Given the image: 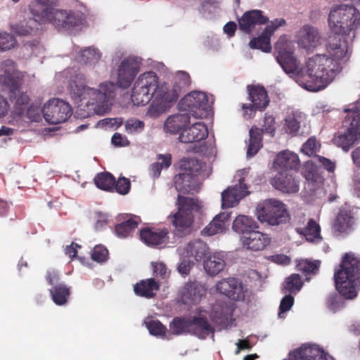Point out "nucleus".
Wrapping results in <instances>:
<instances>
[{
    "mask_svg": "<svg viewBox=\"0 0 360 360\" xmlns=\"http://www.w3.org/2000/svg\"><path fill=\"white\" fill-rule=\"evenodd\" d=\"M69 77L68 89L72 99L80 101L88 99L86 107L87 116L103 115L111 108L115 97L116 86L112 82L101 83L98 89L85 85L84 75L79 69H70L65 71Z\"/></svg>",
    "mask_w": 360,
    "mask_h": 360,
    "instance_id": "1",
    "label": "nucleus"
},
{
    "mask_svg": "<svg viewBox=\"0 0 360 360\" xmlns=\"http://www.w3.org/2000/svg\"><path fill=\"white\" fill-rule=\"evenodd\" d=\"M328 23L334 32L329 37L328 51L338 59H343L347 53V44L340 35H347L360 25V13L352 5L343 4L330 12Z\"/></svg>",
    "mask_w": 360,
    "mask_h": 360,
    "instance_id": "2",
    "label": "nucleus"
},
{
    "mask_svg": "<svg viewBox=\"0 0 360 360\" xmlns=\"http://www.w3.org/2000/svg\"><path fill=\"white\" fill-rule=\"evenodd\" d=\"M331 56L333 58L321 54L309 58L297 80L299 85L308 91H318L330 84L342 69L337 61L339 59Z\"/></svg>",
    "mask_w": 360,
    "mask_h": 360,
    "instance_id": "3",
    "label": "nucleus"
},
{
    "mask_svg": "<svg viewBox=\"0 0 360 360\" xmlns=\"http://www.w3.org/2000/svg\"><path fill=\"white\" fill-rule=\"evenodd\" d=\"M340 268L334 275L336 288L345 298L353 299L360 284V259L347 253Z\"/></svg>",
    "mask_w": 360,
    "mask_h": 360,
    "instance_id": "4",
    "label": "nucleus"
},
{
    "mask_svg": "<svg viewBox=\"0 0 360 360\" xmlns=\"http://www.w3.org/2000/svg\"><path fill=\"white\" fill-rule=\"evenodd\" d=\"M30 10L32 16H34L37 20H39V23L50 22L58 30L72 31L82 22V19L79 14L68 13L53 7H45L39 10L30 6Z\"/></svg>",
    "mask_w": 360,
    "mask_h": 360,
    "instance_id": "5",
    "label": "nucleus"
},
{
    "mask_svg": "<svg viewBox=\"0 0 360 360\" xmlns=\"http://www.w3.org/2000/svg\"><path fill=\"white\" fill-rule=\"evenodd\" d=\"M178 212L174 215L173 224L175 226V234L184 237L190 234L193 222V212H198L200 205L198 200L182 196L180 194L177 199Z\"/></svg>",
    "mask_w": 360,
    "mask_h": 360,
    "instance_id": "6",
    "label": "nucleus"
},
{
    "mask_svg": "<svg viewBox=\"0 0 360 360\" xmlns=\"http://www.w3.org/2000/svg\"><path fill=\"white\" fill-rule=\"evenodd\" d=\"M161 86L158 84L155 72H148L141 75L135 82L131 98L135 105H145L155 96Z\"/></svg>",
    "mask_w": 360,
    "mask_h": 360,
    "instance_id": "7",
    "label": "nucleus"
},
{
    "mask_svg": "<svg viewBox=\"0 0 360 360\" xmlns=\"http://www.w3.org/2000/svg\"><path fill=\"white\" fill-rule=\"evenodd\" d=\"M257 219L262 223L278 226L289 220V214L284 204L276 199H269L257 211Z\"/></svg>",
    "mask_w": 360,
    "mask_h": 360,
    "instance_id": "8",
    "label": "nucleus"
},
{
    "mask_svg": "<svg viewBox=\"0 0 360 360\" xmlns=\"http://www.w3.org/2000/svg\"><path fill=\"white\" fill-rule=\"evenodd\" d=\"M287 42L285 37H281L275 44V49L278 53L276 60L285 73L295 78L297 82L302 75V68H300V63L293 53L287 50Z\"/></svg>",
    "mask_w": 360,
    "mask_h": 360,
    "instance_id": "9",
    "label": "nucleus"
},
{
    "mask_svg": "<svg viewBox=\"0 0 360 360\" xmlns=\"http://www.w3.org/2000/svg\"><path fill=\"white\" fill-rule=\"evenodd\" d=\"M181 112H187L195 117H202L210 108L207 95L201 91H193L185 96L178 103Z\"/></svg>",
    "mask_w": 360,
    "mask_h": 360,
    "instance_id": "10",
    "label": "nucleus"
},
{
    "mask_svg": "<svg viewBox=\"0 0 360 360\" xmlns=\"http://www.w3.org/2000/svg\"><path fill=\"white\" fill-rule=\"evenodd\" d=\"M359 117V114H352L349 112L344 121L345 125L347 127V131L334 139L335 143L345 151H348L350 147L360 140V118H358Z\"/></svg>",
    "mask_w": 360,
    "mask_h": 360,
    "instance_id": "11",
    "label": "nucleus"
},
{
    "mask_svg": "<svg viewBox=\"0 0 360 360\" xmlns=\"http://www.w3.org/2000/svg\"><path fill=\"white\" fill-rule=\"evenodd\" d=\"M72 113V108L69 103L59 98L49 100L42 108L45 120L52 124L65 122Z\"/></svg>",
    "mask_w": 360,
    "mask_h": 360,
    "instance_id": "12",
    "label": "nucleus"
},
{
    "mask_svg": "<svg viewBox=\"0 0 360 360\" xmlns=\"http://www.w3.org/2000/svg\"><path fill=\"white\" fill-rule=\"evenodd\" d=\"M247 173L245 169L238 171L236 177H238V183L228 187L221 193V207L222 208H229L237 205L239 201L247 196L250 192L248 186L244 183L245 177L243 176Z\"/></svg>",
    "mask_w": 360,
    "mask_h": 360,
    "instance_id": "13",
    "label": "nucleus"
},
{
    "mask_svg": "<svg viewBox=\"0 0 360 360\" xmlns=\"http://www.w3.org/2000/svg\"><path fill=\"white\" fill-rule=\"evenodd\" d=\"M178 99V94L176 91L168 92L167 87L161 86L150 105L146 116L150 118H157L166 112L172 105V103Z\"/></svg>",
    "mask_w": 360,
    "mask_h": 360,
    "instance_id": "14",
    "label": "nucleus"
},
{
    "mask_svg": "<svg viewBox=\"0 0 360 360\" xmlns=\"http://www.w3.org/2000/svg\"><path fill=\"white\" fill-rule=\"evenodd\" d=\"M140 58L129 57L124 59L118 68L117 84L124 89L129 87L139 71Z\"/></svg>",
    "mask_w": 360,
    "mask_h": 360,
    "instance_id": "15",
    "label": "nucleus"
},
{
    "mask_svg": "<svg viewBox=\"0 0 360 360\" xmlns=\"http://www.w3.org/2000/svg\"><path fill=\"white\" fill-rule=\"evenodd\" d=\"M274 119L271 117H266L264 120L263 129L252 127L249 131L250 139L247 150V156L251 158L254 156L262 146V135L263 132L270 134L273 136L274 127L273 124Z\"/></svg>",
    "mask_w": 360,
    "mask_h": 360,
    "instance_id": "16",
    "label": "nucleus"
},
{
    "mask_svg": "<svg viewBox=\"0 0 360 360\" xmlns=\"http://www.w3.org/2000/svg\"><path fill=\"white\" fill-rule=\"evenodd\" d=\"M297 39L299 46L307 51H312L322 43L318 29L309 25H305L300 29Z\"/></svg>",
    "mask_w": 360,
    "mask_h": 360,
    "instance_id": "17",
    "label": "nucleus"
},
{
    "mask_svg": "<svg viewBox=\"0 0 360 360\" xmlns=\"http://www.w3.org/2000/svg\"><path fill=\"white\" fill-rule=\"evenodd\" d=\"M216 290L231 300L240 301L245 298L243 283L235 278L221 280L216 284Z\"/></svg>",
    "mask_w": 360,
    "mask_h": 360,
    "instance_id": "18",
    "label": "nucleus"
},
{
    "mask_svg": "<svg viewBox=\"0 0 360 360\" xmlns=\"http://www.w3.org/2000/svg\"><path fill=\"white\" fill-rule=\"evenodd\" d=\"M290 360H333L316 345H304L289 354Z\"/></svg>",
    "mask_w": 360,
    "mask_h": 360,
    "instance_id": "19",
    "label": "nucleus"
},
{
    "mask_svg": "<svg viewBox=\"0 0 360 360\" xmlns=\"http://www.w3.org/2000/svg\"><path fill=\"white\" fill-rule=\"evenodd\" d=\"M240 241L243 248L252 251L264 250L271 243V238L266 233L255 229L247 236H241Z\"/></svg>",
    "mask_w": 360,
    "mask_h": 360,
    "instance_id": "20",
    "label": "nucleus"
},
{
    "mask_svg": "<svg viewBox=\"0 0 360 360\" xmlns=\"http://www.w3.org/2000/svg\"><path fill=\"white\" fill-rule=\"evenodd\" d=\"M294 174V172L279 171L274 179V187L283 193H297L299 191V184Z\"/></svg>",
    "mask_w": 360,
    "mask_h": 360,
    "instance_id": "21",
    "label": "nucleus"
},
{
    "mask_svg": "<svg viewBox=\"0 0 360 360\" xmlns=\"http://www.w3.org/2000/svg\"><path fill=\"white\" fill-rule=\"evenodd\" d=\"M208 135L206 125L202 122H198L190 127L185 128L179 136V141L188 143L205 139Z\"/></svg>",
    "mask_w": 360,
    "mask_h": 360,
    "instance_id": "22",
    "label": "nucleus"
},
{
    "mask_svg": "<svg viewBox=\"0 0 360 360\" xmlns=\"http://www.w3.org/2000/svg\"><path fill=\"white\" fill-rule=\"evenodd\" d=\"M268 18L262 15L259 10H252L245 12L238 20L239 29L249 34L257 25L265 24Z\"/></svg>",
    "mask_w": 360,
    "mask_h": 360,
    "instance_id": "23",
    "label": "nucleus"
},
{
    "mask_svg": "<svg viewBox=\"0 0 360 360\" xmlns=\"http://www.w3.org/2000/svg\"><path fill=\"white\" fill-rule=\"evenodd\" d=\"M206 289L198 282L187 283L182 292V302L184 304L195 305L205 294Z\"/></svg>",
    "mask_w": 360,
    "mask_h": 360,
    "instance_id": "24",
    "label": "nucleus"
},
{
    "mask_svg": "<svg viewBox=\"0 0 360 360\" xmlns=\"http://www.w3.org/2000/svg\"><path fill=\"white\" fill-rule=\"evenodd\" d=\"M190 123V115L187 112L172 115L169 116L164 123V130L172 134H176L184 130Z\"/></svg>",
    "mask_w": 360,
    "mask_h": 360,
    "instance_id": "25",
    "label": "nucleus"
},
{
    "mask_svg": "<svg viewBox=\"0 0 360 360\" xmlns=\"http://www.w3.org/2000/svg\"><path fill=\"white\" fill-rule=\"evenodd\" d=\"M214 328L209 323L206 316H192L191 333L200 339L210 335L214 337Z\"/></svg>",
    "mask_w": 360,
    "mask_h": 360,
    "instance_id": "26",
    "label": "nucleus"
},
{
    "mask_svg": "<svg viewBox=\"0 0 360 360\" xmlns=\"http://www.w3.org/2000/svg\"><path fill=\"white\" fill-rule=\"evenodd\" d=\"M300 160L297 154L283 151L280 153L274 160V165L278 166L280 171H288L296 172L299 167Z\"/></svg>",
    "mask_w": 360,
    "mask_h": 360,
    "instance_id": "27",
    "label": "nucleus"
},
{
    "mask_svg": "<svg viewBox=\"0 0 360 360\" xmlns=\"http://www.w3.org/2000/svg\"><path fill=\"white\" fill-rule=\"evenodd\" d=\"M226 263L221 253H213L207 256L203 262L206 273L210 276L219 274L225 268Z\"/></svg>",
    "mask_w": 360,
    "mask_h": 360,
    "instance_id": "28",
    "label": "nucleus"
},
{
    "mask_svg": "<svg viewBox=\"0 0 360 360\" xmlns=\"http://www.w3.org/2000/svg\"><path fill=\"white\" fill-rule=\"evenodd\" d=\"M249 96L252 101L251 109L263 110L269 104L266 91L262 86H248Z\"/></svg>",
    "mask_w": 360,
    "mask_h": 360,
    "instance_id": "29",
    "label": "nucleus"
},
{
    "mask_svg": "<svg viewBox=\"0 0 360 360\" xmlns=\"http://www.w3.org/2000/svg\"><path fill=\"white\" fill-rule=\"evenodd\" d=\"M354 219L349 210H340L333 224L334 230L339 233H348L352 229Z\"/></svg>",
    "mask_w": 360,
    "mask_h": 360,
    "instance_id": "30",
    "label": "nucleus"
},
{
    "mask_svg": "<svg viewBox=\"0 0 360 360\" xmlns=\"http://www.w3.org/2000/svg\"><path fill=\"white\" fill-rule=\"evenodd\" d=\"M257 223L251 217L246 215H238L233 220L232 229L241 236H247L249 232L258 229Z\"/></svg>",
    "mask_w": 360,
    "mask_h": 360,
    "instance_id": "31",
    "label": "nucleus"
},
{
    "mask_svg": "<svg viewBox=\"0 0 360 360\" xmlns=\"http://www.w3.org/2000/svg\"><path fill=\"white\" fill-rule=\"evenodd\" d=\"M196 176L191 173L181 172L175 176L174 184L176 189L182 193H191L195 189Z\"/></svg>",
    "mask_w": 360,
    "mask_h": 360,
    "instance_id": "32",
    "label": "nucleus"
},
{
    "mask_svg": "<svg viewBox=\"0 0 360 360\" xmlns=\"http://www.w3.org/2000/svg\"><path fill=\"white\" fill-rule=\"evenodd\" d=\"M168 231L161 230L153 231L149 229H143L140 231L141 240L148 245L157 246L165 243L168 240Z\"/></svg>",
    "mask_w": 360,
    "mask_h": 360,
    "instance_id": "33",
    "label": "nucleus"
},
{
    "mask_svg": "<svg viewBox=\"0 0 360 360\" xmlns=\"http://www.w3.org/2000/svg\"><path fill=\"white\" fill-rule=\"evenodd\" d=\"M296 231L309 242L319 243L322 239L320 226L312 219H309L305 227L297 228Z\"/></svg>",
    "mask_w": 360,
    "mask_h": 360,
    "instance_id": "34",
    "label": "nucleus"
},
{
    "mask_svg": "<svg viewBox=\"0 0 360 360\" xmlns=\"http://www.w3.org/2000/svg\"><path fill=\"white\" fill-rule=\"evenodd\" d=\"M192 316H175L169 323L170 335L191 333Z\"/></svg>",
    "mask_w": 360,
    "mask_h": 360,
    "instance_id": "35",
    "label": "nucleus"
},
{
    "mask_svg": "<svg viewBox=\"0 0 360 360\" xmlns=\"http://www.w3.org/2000/svg\"><path fill=\"white\" fill-rule=\"evenodd\" d=\"M236 304L231 302L217 301L212 306V311L201 307L196 308V311L201 315L202 313L209 314L210 315H231L235 310Z\"/></svg>",
    "mask_w": 360,
    "mask_h": 360,
    "instance_id": "36",
    "label": "nucleus"
},
{
    "mask_svg": "<svg viewBox=\"0 0 360 360\" xmlns=\"http://www.w3.org/2000/svg\"><path fill=\"white\" fill-rule=\"evenodd\" d=\"M186 257H193L196 261L201 260L204 257H207L208 247L207 244L201 240H195L187 244L184 248Z\"/></svg>",
    "mask_w": 360,
    "mask_h": 360,
    "instance_id": "37",
    "label": "nucleus"
},
{
    "mask_svg": "<svg viewBox=\"0 0 360 360\" xmlns=\"http://www.w3.org/2000/svg\"><path fill=\"white\" fill-rule=\"evenodd\" d=\"M37 22L39 20H37L34 16L32 18L20 22V23H11V31L18 36H27L37 29Z\"/></svg>",
    "mask_w": 360,
    "mask_h": 360,
    "instance_id": "38",
    "label": "nucleus"
},
{
    "mask_svg": "<svg viewBox=\"0 0 360 360\" xmlns=\"http://www.w3.org/2000/svg\"><path fill=\"white\" fill-rule=\"evenodd\" d=\"M159 285L153 278H149L146 281H141L134 285V292L140 296L148 298L154 295V291L158 290Z\"/></svg>",
    "mask_w": 360,
    "mask_h": 360,
    "instance_id": "39",
    "label": "nucleus"
},
{
    "mask_svg": "<svg viewBox=\"0 0 360 360\" xmlns=\"http://www.w3.org/2000/svg\"><path fill=\"white\" fill-rule=\"evenodd\" d=\"M101 58L99 51L93 47H86L80 51L78 54V60L81 63L86 65L93 66L96 65Z\"/></svg>",
    "mask_w": 360,
    "mask_h": 360,
    "instance_id": "40",
    "label": "nucleus"
},
{
    "mask_svg": "<svg viewBox=\"0 0 360 360\" xmlns=\"http://www.w3.org/2000/svg\"><path fill=\"white\" fill-rule=\"evenodd\" d=\"M144 323L150 335L162 339H171L170 332L158 320L145 321Z\"/></svg>",
    "mask_w": 360,
    "mask_h": 360,
    "instance_id": "41",
    "label": "nucleus"
},
{
    "mask_svg": "<svg viewBox=\"0 0 360 360\" xmlns=\"http://www.w3.org/2000/svg\"><path fill=\"white\" fill-rule=\"evenodd\" d=\"M269 29L270 27H266L259 37L250 41L249 45L251 49H259L264 52L271 51L270 35L272 33L269 32Z\"/></svg>",
    "mask_w": 360,
    "mask_h": 360,
    "instance_id": "42",
    "label": "nucleus"
},
{
    "mask_svg": "<svg viewBox=\"0 0 360 360\" xmlns=\"http://www.w3.org/2000/svg\"><path fill=\"white\" fill-rule=\"evenodd\" d=\"M16 77L17 79H14L11 84L9 97L11 101H15L16 105L21 106L28 103L29 97L19 90L21 81L19 80V76H16Z\"/></svg>",
    "mask_w": 360,
    "mask_h": 360,
    "instance_id": "43",
    "label": "nucleus"
},
{
    "mask_svg": "<svg viewBox=\"0 0 360 360\" xmlns=\"http://www.w3.org/2000/svg\"><path fill=\"white\" fill-rule=\"evenodd\" d=\"M53 302L58 305H62L67 302L70 295V288L63 283H58L50 289Z\"/></svg>",
    "mask_w": 360,
    "mask_h": 360,
    "instance_id": "44",
    "label": "nucleus"
},
{
    "mask_svg": "<svg viewBox=\"0 0 360 360\" xmlns=\"http://www.w3.org/2000/svg\"><path fill=\"white\" fill-rule=\"evenodd\" d=\"M303 283L301 277L297 274H293L288 276L283 283V290L285 293L295 294L299 292Z\"/></svg>",
    "mask_w": 360,
    "mask_h": 360,
    "instance_id": "45",
    "label": "nucleus"
},
{
    "mask_svg": "<svg viewBox=\"0 0 360 360\" xmlns=\"http://www.w3.org/2000/svg\"><path fill=\"white\" fill-rule=\"evenodd\" d=\"M96 186L103 190L110 191L114 188L115 180L114 176L108 172L98 174L94 178Z\"/></svg>",
    "mask_w": 360,
    "mask_h": 360,
    "instance_id": "46",
    "label": "nucleus"
},
{
    "mask_svg": "<svg viewBox=\"0 0 360 360\" xmlns=\"http://www.w3.org/2000/svg\"><path fill=\"white\" fill-rule=\"evenodd\" d=\"M172 163V157L170 154L159 155L158 162L150 166V170L154 177L160 176L161 170L164 168H168Z\"/></svg>",
    "mask_w": 360,
    "mask_h": 360,
    "instance_id": "47",
    "label": "nucleus"
},
{
    "mask_svg": "<svg viewBox=\"0 0 360 360\" xmlns=\"http://www.w3.org/2000/svg\"><path fill=\"white\" fill-rule=\"evenodd\" d=\"M321 262L319 260L310 261L309 259H302L297 265V269L306 276L309 274H316L320 267Z\"/></svg>",
    "mask_w": 360,
    "mask_h": 360,
    "instance_id": "48",
    "label": "nucleus"
},
{
    "mask_svg": "<svg viewBox=\"0 0 360 360\" xmlns=\"http://www.w3.org/2000/svg\"><path fill=\"white\" fill-rule=\"evenodd\" d=\"M201 167V162L194 158L183 159L179 164V168L181 172L191 173L194 176H196L195 173L200 171Z\"/></svg>",
    "mask_w": 360,
    "mask_h": 360,
    "instance_id": "49",
    "label": "nucleus"
},
{
    "mask_svg": "<svg viewBox=\"0 0 360 360\" xmlns=\"http://www.w3.org/2000/svg\"><path fill=\"white\" fill-rule=\"evenodd\" d=\"M190 82L191 80L189 75L184 71H179L176 72L174 77V88L172 91H168V92L176 91L179 96V92L181 91V89L187 87L190 84Z\"/></svg>",
    "mask_w": 360,
    "mask_h": 360,
    "instance_id": "50",
    "label": "nucleus"
},
{
    "mask_svg": "<svg viewBox=\"0 0 360 360\" xmlns=\"http://www.w3.org/2000/svg\"><path fill=\"white\" fill-rule=\"evenodd\" d=\"M1 68L4 70L5 75L8 79V82H14L17 79L16 76H19V80L21 81L22 75L16 71L14 62L11 59H6L1 63Z\"/></svg>",
    "mask_w": 360,
    "mask_h": 360,
    "instance_id": "51",
    "label": "nucleus"
},
{
    "mask_svg": "<svg viewBox=\"0 0 360 360\" xmlns=\"http://www.w3.org/2000/svg\"><path fill=\"white\" fill-rule=\"evenodd\" d=\"M139 222L134 219H129L115 226V231L120 237H126L131 231L134 230Z\"/></svg>",
    "mask_w": 360,
    "mask_h": 360,
    "instance_id": "52",
    "label": "nucleus"
},
{
    "mask_svg": "<svg viewBox=\"0 0 360 360\" xmlns=\"http://www.w3.org/2000/svg\"><path fill=\"white\" fill-rule=\"evenodd\" d=\"M17 41L12 34L7 32L0 33V51L9 50L14 48Z\"/></svg>",
    "mask_w": 360,
    "mask_h": 360,
    "instance_id": "53",
    "label": "nucleus"
},
{
    "mask_svg": "<svg viewBox=\"0 0 360 360\" xmlns=\"http://www.w3.org/2000/svg\"><path fill=\"white\" fill-rule=\"evenodd\" d=\"M145 124L137 119H129L125 122L124 127L127 133H139L143 131Z\"/></svg>",
    "mask_w": 360,
    "mask_h": 360,
    "instance_id": "54",
    "label": "nucleus"
},
{
    "mask_svg": "<svg viewBox=\"0 0 360 360\" xmlns=\"http://www.w3.org/2000/svg\"><path fill=\"white\" fill-rule=\"evenodd\" d=\"M227 226L228 224H224V222L214 217L207 227V232L210 236L221 233L226 229Z\"/></svg>",
    "mask_w": 360,
    "mask_h": 360,
    "instance_id": "55",
    "label": "nucleus"
},
{
    "mask_svg": "<svg viewBox=\"0 0 360 360\" xmlns=\"http://www.w3.org/2000/svg\"><path fill=\"white\" fill-rule=\"evenodd\" d=\"M108 253V250L105 247L96 245L92 251L91 258L98 262H103L106 260Z\"/></svg>",
    "mask_w": 360,
    "mask_h": 360,
    "instance_id": "56",
    "label": "nucleus"
},
{
    "mask_svg": "<svg viewBox=\"0 0 360 360\" xmlns=\"http://www.w3.org/2000/svg\"><path fill=\"white\" fill-rule=\"evenodd\" d=\"M319 148V145L317 143L316 140L314 138H310L302 146L301 150L306 155L312 156L316 153Z\"/></svg>",
    "mask_w": 360,
    "mask_h": 360,
    "instance_id": "57",
    "label": "nucleus"
},
{
    "mask_svg": "<svg viewBox=\"0 0 360 360\" xmlns=\"http://www.w3.org/2000/svg\"><path fill=\"white\" fill-rule=\"evenodd\" d=\"M235 319H231L229 320L228 316H212V322L215 325V328L218 330H221L222 329H226L228 327H230L232 324V321Z\"/></svg>",
    "mask_w": 360,
    "mask_h": 360,
    "instance_id": "58",
    "label": "nucleus"
},
{
    "mask_svg": "<svg viewBox=\"0 0 360 360\" xmlns=\"http://www.w3.org/2000/svg\"><path fill=\"white\" fill-rule=\"evenodd\" d=\"M285 125L287 132L295 134L300 129V122L295 118L294 115H288L285 118Z\"/></svg>",
    "mask_w": 360,
    "mask_h": 360,
    "instance_id": "59",
    "label": "nucleus"
},
{
    "mask_svg": "<svg viewBox=\"0 0 360 360\" xmlns=\"http://www.w3.org/2000/svg\"><path fill=\"white\" fill-rule=\"evenodd\" d=\"M130 186V181L128 179L124 177H120L115 184L114 187H115L117 192H118L120 194L124 195L128 193V192L129 191Z\"/></svg>",
    "mask_w": 360,
    "mask_h": 360,
    "instance_id": "60",
    "label": "nucleus"
},
{
    "mask_svg": "<svg viewBox=\"0 0 360 360\" xmlns=\"http://www.w3.org/2000/svg\"><path fill=\"white\" fill-rule=\"evenodd\" d=\"M41 114H42V109L37 105H32L27 110V117L34 122H39L41 120Z\"/></svg>",
    "mask_w": 360,
    "mask_h": 360,
    "instance_id": "61",
    "label": "nucleus"
},
{
    "mask_svg": "<svg viewBox=\"0 0 360 360\" xmlns=\"http://www.w3.org/2000/svg\"><path fill=\"white\" fill-rule=\"evenodd\" d=\"M294 298L291 295H286L282 300L279 307V312L278 315L288 311L292 306Z\"/></svg>",
    "mask_w": 360,
    "mask_h": 360,
    "instance_id": "62",
    "label": "nucleus"
},
{
    "mask_svg": "<svg viewBox=\"0 0 360 360\" xmlns=\"http://www.w3.org/2000/svg\"><path fill=\"white\" fill-rule=\"evenodd\" d=\"M153 274L155 276H160L165 278L167 276V269L162 262H153Z\"/></svg>",
    "mask_w": 360,
    "mask_h": 360,
    "instance_id": "63",
    "label": "nucleus"
},
{
    "mask_svg": "<svg viewBox=\"0 0 360 360\" xmlns=\"http://www.w3.org/2000/svg\"><path fill=\"white\" fill-rule=\"evenodd\" d=\"M100 124L105 125L109 128L117 129L123 123V119L121 117L105 118L99 122Z\"/></svg>",
    "mask_w": 360,
    "mask_h": 360,
    "instance_id": "64",
    "label": "nucleus"
}]
</instances>
